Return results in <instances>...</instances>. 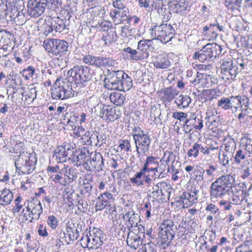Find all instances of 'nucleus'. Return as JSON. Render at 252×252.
<instances>
[{"mask_svg":"<svg viewBox=\"0 0 252 252\" xmlns=\"http://www.w3.org/2000/svg\"><path fill=\"white\" fill-rule=\"evenodd\" d=\"M234 181L233 176L230 174L222 176L217 179L210 187L211 199L222 198L228 194Z\"/></svg>","mask_w":252,"mask_h":252,"instance_id":"obj_1","label":"nucleus"},{"mask_svg":"<svg viewBox=\"0 0 252 252\" xmlns=\"http://www.w3.org/2000/svg\"><path fill=\"white\" fill-rule=\"evenodd\" d=\"M177 227L172 220H163L159 227L158 236L161 244L164 247H167L174 239Z\"/></svg>","mask_w":252,"mask_h":252,"instance_id":"obj_2","label":"nucleus"},{"mask_svg":"<svg viewBox=\"0 0 252 252\" xmlns=\"http://www.w3.org/2000/svg\"><path fill=\"white\" fill-rule=\"evenodd\" d=\"M92 70L87 66L76 65L67 72L69 81L75 84H82L90 80L93 77Z\"/></svg>","mask_w":252,"mask_h":252,"instance_id":"obj_3","label":"nucleus"},{"mask_svg":"<svg viewBox=\"0 0 252 252\" xmlns=\"http://www.w3.org/2000/svg\"><path fill=\"white\" fill-rule=\"evenodd\" d=\"M175 34V30L170 25L161 24L159 26H153L150 29V35L153 40L158 39L162 42L170 41Z\"/></svg>","mask_w":252,"mask_h":252,"instance_id":"obj_4","label":"nucleus"},{"mask_svg":"<svg viewBox=\"0 0 252 252\" xmlns=\"http://www.w3.org/2000/svg\"><path fill=\"white\" fill-rule=\"evenodd\" d=\"M103 234L102 231L98 228H94L86 235H84L81 240V244L83 248L89 250H96L103 244L102 239Z\"/></svg>","mask_w":252,"mask_h":252,"instance_id":"obj_5","label":"nucleus"},{"mask_svg":"<svg viewBox=\"0 0 252 252\" xmlns=\"http://www.w3.org/2000/svg\"><path fill=\"white\" fill-rule=\"evenodd\" d=\"M36 161L35 157L31 154H21L19 158L15 162L16 172L19 174H30L32 172L35 168Z\"/></svg>","mask_w":252,"mask_h":252,"instance_id":"obj_6","label":"nucleus"},{"mask_svg":"<svg viewBox=\"0 0 252 252\" xmlns=\"http://www.w3.org/2000/svg\"><path fill=\"white\" fill-rule=\"evenodd\" d=\"M133 131L135 132L133 134V137L135 144L136 151L139 157L140 152L145 154L149 151L151 140L148 133H145L140 128H135L133 130Z\"/></svg>","mask_w":252,"mask_h":252,"instance_id":"obj_7","label":"nucleus"},{"mask_svg":"<svg viewBox=\"0 0 252 252\" xmlns=\"http://www.w3.org/2000/svg\"><path fill=\"white\" fill-rule=\"evenodd\" d=\"M61 80L57 79L53 88L51 89V95L53 99H65L74 95L72 86L68 83H65L63 81L61 85Z\"/></svg>","mask_w":252,"mask_h":252,"instance_id":"obj_8","label":"nucleus"},{"mask_svg":"<svg viewBox=\"0 0 252 252\" xmlns=\"http://www.w3.org/2000/svg\"><path fill=\"white\" fill-rule=\"evenodd\" d=\"M220 68V76L223 80H234L239 72L237 64L229 58L222 60Z\"/></svg>","mask_w":252,"mask_h":252,"instance_id":"obj_9","label":"nucleus"},{"mask_svg":"<svg viewBox=\"0 0 252 252\" xmlns=\"http://www.w3.org/2000/svg\"><path fill=\"white\" fill-rule=\"evenodd\" d=\"M43 45L46 51L55 56L62 55L68 47L66 41L57 39L45 40Z\"/></svg>","mask_w":252,"mask_h":252,"instance_id":"obj_10","label":"nucleus"},{"mask_svg":"<svg viewBox=\"0 0 252 252\" xmlns=\"http://www.w3.org/2000/svg\"><path fill=\"white\" fill-rule=\"evenodd\" d=\"M168 186L164 182L158 183L152 189H149L148 193L150 197L155 200L161 202L166 201L169 199L170 192L167 191Z\"/></svg>","mask_w":252,"mask_h":252,"instance_id":"obj_11","label":"nucleus"},{"mask_svg":"<svg viewBox=\"0 0 252 252\" xmlns=\"http://www.w3.org/2000/svg\"><path fill=\"white\" fill-rule=\"evenodd\" d=\"M124 76H126V73L122 70H108L107 78L105 80L106 88L109 90H118L121 78H124Z\"/></svg>","mask_w":252,"mask_h":252,"instance_id":"obj_12","label":"nucleus"},{"mask_svg":"<svg viewBox=\"0 0 252 252\" xmlns=\"http://www.w3.org/2000/svg\"><path fill=\"white\" fill-rule=\"evenodd\" d=\"M75 144L64 142L61 146H58L55 151V156L59 161L63 162L69 159L73 155Z\"/></svg>","mask_w":252,"mask_h":252,"instance_id":"obj_13","label":"nucleus"},{"mask_svg":"<svg viewBox=\"0 0 252 252\" xmlns=\"http://www.w3.org/2000/svg\"><path fill=\"white\" fill-rule=\"evenodd\" d=\"M46 7L42 0H28L27 12L31 17H38L44 12Z\"/></svg>","mask_w":252,"mask_h":252,"instance_id":"obj_14","label":"nucleus"},{"mask_svg":"<svg viewBox=\"0 0 252 252\" xmlns=\"http://www.w3.org/2000/svg\"><path fill=\"white\" fill-rule=\"evenodd\" d=\"M26 206L27 211L30 212V217L33 220H38L42 213L43 209L40 201L36 198H33L27 201Z\"/></svg>","mask_w":252,"mask_h":252,"instance_id":"obj_15","label":"nucleus"},{"mask_svg":"<svg viewBox=\"0 0 252 252\" xmlns=\"http://www.w3.org/2000/svg\"><path fill=\"white\" fill-rule=\"evenodd\" d=\"M199 190L195 187H191L189 191L184 192L180 196L179 202L182 203L183 208H188L194 204L197 200Z\"/></svg>","mask_w":252,"mask_h":252,"instance_id":"obj_16","label":"nucleus"},{"mask_svg":"<svg viewBox=\"0 0 252 252\" xmlns=\"http://www.w3.org/2000/svg\"><path fill=\"white\" fill-rule=\"evenodd\" d=\"M63 12L64 15H66L64 19H61L59 17H53L50 21L53 30L57 32H62L66 30V26L65 24L66 18H67L69 20L71 17L70 12L67 10H63Z\"/></svg>","mask_w":252,"mask_h":252,"instance_id":"obj_17","label":"nucleus"},{"mask_svg":"<svg viewBox=\"0 0 252 252\" xmlns=\"http://www.w3.org/2000/svg\"><path fill=\"white\" fill-rule=\"evenodd\" d=\"M114 200L113 195L109 192L106 191L101 193L96 199L95 209L96 211L104 209L105 207H110Z\"/></svg>","mask_w":252,"mask_h":252,"instance_id":"obj_18","label":"nucleus"},{"mask_svg":"<svg viewBox=\"0 0 252 252\" xmlns=\"http://www.w3.org/2000/svg\"><path fill=\"white\" fill-rule=\"evenodd\" d=\"M152 62L155 67L161 69H167L171 65L168 58L164 54H159L153 57Z\"/></svg>","mask_w":252,"mask_h":252,"instance_id":"obj_19","label":"nucleus"},{"mask_svg":"<svg viewBox=\"0 0 252 252\" xmlns=\"http://www.w3.org/2000/svg\"><path fill=\"white\" fill-rule=\"evenodd\" d=\"M90 153L87 148L83 147L77 155H73L72 161L77 166L81 165L90 158Z\"/></svg>","mask_w":252,"mask_h":252,"instance_id":"obj_20","label":"nucleus"},{"mask_svg":"<svg viewBox=\"0 0 252 252\" xmlns=\"http://www.w3.org/2000/svg\"><path fill=\"white\" fill-rule=\"evenodd\" d=\"M79 231L77 229H73L71 227L66 228L65 231L60 233V238L64 239V241L69 244L70 241L76 240L79 237Z\"/></svg>","mask_w":252,"mask_h":252,"instance_id":"obj_21","label":"nucleus"},{"mask_svg":"<svg viewBox=\"0 0 252 252\" xmlns=\"http://www.w3.org/2000/svg\"><path fill=\"white\" fill-rule=\"evenodd\" d=\"M90 158L92 160V164L96 171L99 172L103 170L104 161L101 154L96 152H92L90 153Z\"/></svg>","mask_w":252,"mask_h":252,"instance_id":"obj_22","label":"nucleus"},{"mask_svg":"<svg viewBox=\"0 0 252 252\" xmlns=\"http://www.w3.org/2000/svg\"><path fill=\"white\" fill-rule=\"evenodd\" d=\"M123 219L125 220L128 221L131 227L136 226L140 220L139 214L136 213L133 210L126 212L123 216Z\"/></svg>","mask_w":252,"mask_h":252,"instance_id":"obj_23","label":"nucleus"},{"mask_svg":"<svg viewBox=\"0 0 252 252\" xmlns=\"http://www.w3.org/2000/svg\"><path fill=\"white\" fill-rule=\"evenodd\" d=\"M63 173L64 176L65 182L63 184L67 186L69 184L72 183L73 181L77 177L78 172L77 169L74 168H69L67 169L65 167L64 169L62 168L60 171Z\"/></svg>","mask_w":252,"mask_h":252,"instance_id":"obj_24","label":"nucleus"},{"mask_svg":"<svg viewBox=\"0 0 252 252\" xmlns=\"http://www.w3.org/2000/svg\"><path fill=\"white\" fill-rule=\"evenodd\" d=\"M153 40H141L138 42L137 49L143 52V56L148 57V50L154 49Z\"/></svg>","mask_w":252,"mask_h":252,"instance_id":"obj_25","label":"nucleus"},{"mask_svg":"<svg viewBox=\"0 0 252 252\" xmlns=\"http://www.w3.org/2000/svg\"><path fill=\"white\" fill-rule=\"evenodd\" d=\"M141 7L149 8L152 10L161 8L162 0H137Z\"/></svg>","mask_w":252,"mask_h":252,"instance_id":"obj_26","label":"nucleus"},{"mask_svg":"<svg viewBox=\"0 0 252 252\" xmlns=\"http://www.w3.org/2000/svg\"><path fill=\"white\" fill-rule=\"evenodd\" d=\"M241 95H231L228 97L229 110H231L233 114L237 113L239 110V103Z\"/></svg>","mask_w":252,"mask_h":252,"instance_id":"obj_27","label":"nucleus"},{"mask_svg":"<svg viewBox=\"0 0 252 252\" xmlns=\"http://www.w3.org/2000/svg\"><path fill=\"white\" fill-rule=\"evenodd\" d=\"M225 152L234 155L236 149V143L230 136H226L223 141Z\"/></svg>","mask_w":252,"mask_h":252,"instance_id":"obj_28","label":"nucleus"},{"mask_svg":"<svg viewBox=\"0 0 252 252\" xmlns=\"http://www.w3.org/2000/svg\"><path fill=\"white\" fill-rule=\"evenodd\" d=\"M126 243L129 247L135 250L142 243V240L138 235L129 233L127 235Z\"/></svg>","mask_w":252,"mask_h":252,"instance_id":"obj_29","label":"nucleus"},{"mask_svg":"<svg viewBox=\"0 0 252 252\" xmlns=\"http://www.w3.org/2000/svg\"><path fill=\"white\" fill-rule=\"evenodd\" d=\"M115 64V60L111 58L102 56L98 57L97 67H111L114 66Z\"/></svg>","mask_w":252,"mask_h":252,"instance_id":"obj_30","label":"nucleus"},{"mask_svg":"<svg viewBox=\"0 0 252 252\" xmlns=\"http://www.w3.org/2000/svg\"><path fill=\"white\" fill-rule=\"evenodd\" d=\"M132 86V81L130 77H128L126 74V76H124V78H121V81L119 86L118 90L126 92L130 90Z\"/></svg>","mask_w":252,"mask_h":252,"instance_id":"obj_31","label":"nucleus"},{"mask_svg":"<svg viewBox=\"0 0 252 252\" xmlns=\"http://www.w3.org/2000/svg\"><path fill=\"white\" fill-rule=\"evenodd\" d=\"M209 78L210 76L206 74L197 72L196 78L193 80L190 81V82L194 85L200 84L202 86H206L207 84H208L207 82L208 79Z\"/></svg>","mask_w":252,"mask_h":252,"instance_id":"obj_32","label":"nucleus"},{"mask_svg":"<svg viewBox=\"0 0 252 252\" xmlns=\"http://www.w3.org/2000/svg\"><path fill=\"white\" fill-rule=\"evenodd\" d=\"M243 0H225V5L232 11H240Z\"/></svg>","mask_w":252,"mask_h":252,"instance_id":"obj_33","label":"nucleus"},{"mask_svg":"<svg viewBox=\"0 0 252 252\" xmlns=\"http://www.w3.org/2000/svg\"><path fill=\"white\" fill-rule=\"evenodd\" d=\"M250 104L249 98L245 95H242L239 103V110L249 114V110H251L250 108Z\"/></svg>","mask_w":252,"mask_h":252,"instance_id":"obj_34","label":"nucleus"},{"mask_svg":"<svg viewBox=\"0 0 252 252\" xmlns=\"http://www.w3.org/2000/svg\"><path fill=\"white\" fill-rule=\"evenodd\" d=\"M110 99L112 103L117 106L122 105L126 99L125 97L118 93H113L110 95Z\"/></svg>","mask_w":252,"mask_h":252,"instance_id":"obj_35","label":"nucleus"},{"mask_svg":"<svg viewBox=\"0 0 252 252\" xmlns=\"http://www.w3.org/2000/svg\"><path fill=\"white\" fill-rule=\"evenodd\" d=\"M191 102L190 98L188 95H180L176 98L175 102L178 106L185 108L189 106Z\"/></svg>","mask_w":252,"mask_h":252,"instance_id":"obj_36","label":"nucleus"},{"mask_svg":"<svg viewBox=\"0 0 252 252\" xmlns=\"http://www.w3.org/2000/svg\"><path fill=\"white\" fill-rule=\"evenodd\" d=\"M145 169L143 167L140 170V171L135 174L134 176L130 179V182L133 184H135L138 186H142L144 185V181L141 180V178L142 176H145Z\"/></svg>","mask_w":252,"mask_h":252,"instance_id":"obj_37","label":"nucleus"},{"mask_svg":"<svg viewBox=\"0 0 252 252\" xmlns=\"http://www.w3.org/2000/svg\"><path fill=\"white\" fill-rule=\"evenodd\" d=\"M209 48L210 46H208V44H206L201 50V54L200 55V59H201V62L213 61Z\"/></svg>","mask_w":252,"mask_h":252,"instance_id":"obj_38","label":"nucleus"},{"mask_svg":"<svg viewBox=\"0 0 252 252\" xmlns=\"http://www.w3.org/2000/svg\"><path fill=\"white\" fill-rule=\"evenodd\" d=\"M208 46H210L209 49L210 51L211 55L212 56L213 60L216 58L219 55L222 51L221 47L216 43H209L207 44Z\"/></svg>","mask_w":252,"mask_h":252,"instance_id":"obj_39","label":"nucleus"},{"mask_svg":"<svg viewBox=\"0 0 252 252\" xmlns=\"http://www.w3.org/2000/svg\"><path fill=\"white\" fill-rule=\"evenodd\" d=\"M3 197L2 198V206H6L10 204L13 199V194L8 189H4Z\"/></svg>","mask_w":252,"mask_h":252,"instance_id":"obj_40","label":"nucleus"},{"mask_svg":"<svg viewBox=\"0 0 252 252\" xmlns=\"http://www.w3.org/2000/svg\"><path fill=\"white\" fill-rule=\"evenodd\" d=\"M176 156L172 152L166 151L161 158V160L164 161L169 167V164H172L174 162Z\"/></svg>","mask_w":252,"mask_h":252,"instance_id":"obj_41","label":"nucleus"},{"mask_svg":"<svg viewBox=\"0 0 252 252\" xmlns=\"http://www.w3.org/2000/svg\"><path fill=\"white\" fill-rule=\"evenodd\" d=\"M87 136H89V139H90L91 143H92L91 139L94 138V137H95L96 138L97 142H100L101 144L105 143L106 139H107V137H106V135L102 133V132H99V133H97V132L94 133L92 134L91 136L90 135V132H88V135H87Z\"/></svg>","mask_w":252,"mask_h":252,"instance_id":"obj_42","label":"nucleus"},{"mask_svg":"<svg viewBox=\"0 0 252 252\" xmlns=\"http://www.w3.org/2000/svg\"><path fill=\"white\" fill-rule=\"evenodd\" d=\"M98 57L88 55L83 58V62L89 65L97 67Z\"/></svg>","mask_w":252,"mask_h":252,"instance_id":"obj_43","label":"nucleus"},{"mask_svg":"<svg viewBox=\"0 0 252 252\" xmlns=\"http://www.w3.org/2000/svg\"><path fill=\"white\" fill-rule=\"evenodd\" d=\"M63 174V172L60 173V171H59L58 173L51 174L50 175V178L55 183H58L63 186H66V185L63 184L64 182L65 181L64 177L63 178L62 177Z\"/></svg>","mask_w":252,"mask_h":252,"instance_id":"obj_44","label":"nucleus"},{"mask_svg":"<svg viewBox=\"0 0 252 252\" xmlns=\"http://www.w3.org/2000/svg\"><path fill=\"white\" fill-rule=\"evenodd\" d=\"M247 152L245 151L239 149L236 151V153L234 157V162L237 164L241 163L243 160L246 158Z\"/></svg>","mask_w":252,"mask_h":252,"instance_id":"obj_45","label":"nucleus"},{"mask_svg":"<svg viewBox=\"0 0 252 252\" xmlns=\"http://www.w3.org/2000/svg\"><path fill=\"white\" fill-rule=\"evenodd\" d=\"M233 158V154L226 152H224L222 156H219V160L223 166L229 165V160H231Z\"/></svg>","mask_w":252,"mask_h":252,"instance_id":"obj_46","label":"nucleus"},{"mask_svg":"<svg viewBox=\"0 0 252 252\" xmlns=\"http://www.w3.org/2000/svg\"><path fill=\"white\" fill-rule=\"evenodd\" d=\"M177 92L171 88H167L164 90V97L167 100L171 101L177 95Z\"/></svg>","mask_w":252,"mask_h":252,"instance_id":"obj_47","label":"nucleus"},{"mask_svg":"<svg viewBox=\"0 0 252 252\" xmlns=\"http://www.w3.org/2000/svg\"><path fill=\"white\" fill-rule=\"evenodd\" d=\"M125 53L130 54V59L135 61L139 60L141 57L139 55L138 51L132 49L130 47H127L123 49Z\"/></svg>","mask_w":252,"mask_h":252,"instance_id":"obj_48","label":"nucleus"},{"mask_svg":"<svg viewBox=\"0 0 252 252\" xmlns=\"http://www.w3.org/2000/svg\"><path fill=\"white\" fill-rule=\"evenodd\" d=\"M206 115L205 120H210L211 122L216 121V119L219 120L220 119V117L218 115L217 112L215 109H207Z\"/></svg>","mask_w":252,"mask_h":252,"instance_id":"obj_49","label":"nucleus"},{"mask_svg":"<svg viewBox=\"0 0 252 252\" xmlns=\"http://www.w3.org/2000/svg\"><path fill=\"white\" fill-rule=\"evenodd\" d=\"M38 31L44 35H48L53 31L50 22L49 23L45 22L42 26L38 27Z\"/></svg>","mask_w":252,"mask_h":252,"instance_id":"obj_50","label":"nucleus"},{"mask_svg":"<svg viewBox=\"0 0 252 252\" xmlns=\"http://www.w3.org/2000/svg\"><path fill=\"white\" fill-rule=\"evenodd\" d=\"M35 72V70L34 68L32 66H29L27 68L23 70L22 75L26 80H28L30 78L33 77Z\"/></svg>","mask_w":252,"mask_h":252,"instance_id":"obj_51","label":"nucleus"},{"mask_svg":"<svg viewBox=\"0 0 252 252\" xmlns=\"http://www.w3.org/2000/svg\"><path fill=\"white\" fill-rule=\"evenodd\" d=\"M187 114L184 112H174L172 114V117L179 120L180 122H184L186 124L189 122V120L187 119Z\"/></svg>","mask_w":252,"mask_h":252,"instance_id":"obj_52","label":"nucleus"},{"mask_svg":"<svg viewBox=\"0 0 252 252\" xmlns=\"http://www.w3.org/2000/svg\"><path fill=\"white\" fill-rule=\"evenodd\" d=\"M236 252H252V242H246L238 247Z\"/></svg>","mask_w":252,"mask_h":252,"instance_id":"obj_53","label":"nucleus"},{"mask_svg":"<svg viewBox=\"0 0 252 252\" xmlns=\"http://www.w3.org/2000/svg\"><path fill=\"white\" fill-rule=\"evenodd\" d=\"M97 107L100 109L99 116L102 118H105L108 117L110 111L107 106L104 105L103 104H98Z\"/></svg>","mask_w":252,"mask_h":252,"instance_id":"obj_54","label":"nucleus"},{"mask_svg":"<svg viewBox=\"0 0 252 252\" xmlns=\"http://www.w3.org/2000/svg\"><path fill=\"white\" fill-rule=\"evenodd\" d=\"M199 155L198 143H195L192 147L189 149L188 152V156L189 157H193L194 158L197 157Z\"/></svg>","mask_w":252,"mask_h":252,"instance_id":"obj_55","label":"nucleus"},{"mask_svg":"<svg viewBox=\"0 0 252 252\" xmlns=\"http://www.w3.org/2000/svg\"><path fill=\"white\" fill-rule=\"evenodd\" d=\"M243 199V191H237L233 193L232 196V203L234 204H238L240 203Z\"/></svg>","mask_w":252,"mask_h":252,"instance_id":"obj_56","label":"nucleus"},{"mask_svg":"<svg viewBox=\"0 0 252 252\" xmlns=\"http://www.w3.org/2000/svg\"><path fill=\"white\" fill-rule=\"evenodd\" d=\"M218 106L225 110H229L228 97H222L218 100Z\"/></svg>","mask_w":252,"mask_h":252,"instance_id":"obj_57","label":"nucleus"},{"mask_svg":"<svg viewBox=\"0 0 252 252\" xmlns=\"http://www.w3.org/2000/svg\"><path fill=\"white\" fill-rule=\"evenodd\" d=\"M206 121L205 124L207 128L213 131H216L220 122V119H219V120L216 119V121H212V122H211L210 120H207Z\"/></svg>","mask_w":252,"mask_h":252,"instance_id":"obj_58","label":"nucleus"},{"mask_svg":"<svg viewBox=\"0 0 252 252\" xmlns=\"http://www.w3.org/2000/svg\"><path fill=\"white\" fill-rule=\"evenodd\" d=\"M47 222L48 225L52 229H55V228H56L58 224V221L57 220V218L53 215H51L48 217Z\"/></svg>","mask_w":252,"mask_h":252,"instance_id":"obj_59","label":"nucleus"},{"mask_svg":"<svg viewBox=\"0 0 252 252\" xmlns=\"http://www.w3.org/2000/svg\"><path fill=\"white\" fill-rule=\"evenodd\" d=\"M155 246L153 244L147 243L144 244L138 252H156Z\"/></svg>","mask_w":252,"mask_h":252,"instance_id":"obj_60","label":"nucleus"},{"mask_svg":"<svg viewBox=\"0 0 252 252\" xmlns=\"http://www.w3.org/2000/svg\"><path fill=\"white\" fill-rule=\"evenodd\" d=\"M119 146L122 150L124 149L126 152L130 151L131 146L128 140H120Z\"/></svg>","mask_w":252,"mask_h":252,"instance_id":"obj_61","label":"nucleus"},{"mask_svg":"<svg viewBox=\"0 0 252 252\" xmlns=\"http://www.w3.org/2000/svg\"><path fill=\"white\" fill-rule=\"evenodd\" d=\"M37 91L35 87H32L29 89L28 93L26 95L27 97L26 98H29L32 102L36 98Z\"/></svg>","mask_w":252,"mask_h":252,"instance_id":"obj_62","label":"nucleus"},{"mask_svg":"<svg viewBox=\"0 0 252 252\" xmlns=\"http://www.w3.org/2000/svg\"><path fill=\"white\" fill-rule=\"evenodd\" d=\"M206 100H210L216 98L218 95L215 89L207 90L205 93Z\"/></svg>","mask_w":252,"mask_h":252,"instance_id":"obj_63","label":"nucleus"},{"mask_svg":"<svg viewBox=\"0 0 252 252\" xmlns=\"http://www.w3.org/2000/svg\"><path fill=\"white\" fill-rule=\"evenodd\" d=\"M245 150L249 154H252V139L247 137L244 145Z\"/></svg>","mask_w":252,"mask_h":252,"instance_id":"obj_64","label":"nucleus"}]
</instances>
